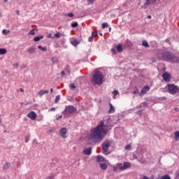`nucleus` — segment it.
I'll list each match as a JSON object with an SVG mask.
<instances>
[{
  "label": "nucleus",
  "instance_id": "obj_26",
  "mask_svg": "<svg viewBox=\"0 0 179 179\" xmlns=\"http://www.w3.org/2000/svg\"><path fill=\"white\" fill-rule=\"evenodd\" d=\"M114 111H115L114 106H113V104L110 103V109L108 110V113H114Z\"/></svg>",
  "mask_w": 179,
  "mask_h": 179
},
{
  "label": "nucleus",
  "instance_id": "obj_58",
  "mask_svg": "<svg viewBox=\"0 0 179 179\" xmlns=\"http://www.w3.org/2000/svg\"><path fill=\"white\" fill-rule=\"evenodd\" d=\"M4 2H5V3L8 2V0H4Z\"/></svg>",
  "mask_w": 179,
  "mask_h": 179
},
{
  "label": "nucleus",
  "instance_id": "obj_44",
  "mask_svg": "<svg viewBox=\"0 0 179 179\" xmlns=\"http://www.w3.org/2000/svg\"><path fill=\"white\" fill-rule=\"evenodd\" d=\"M90 3H94V0H87Z\"/></svg>",
  "mask_w": 179,
  "mask_h": 179
},
{
  "label": "nucleus",
  "instance_id": "obj_59",
  "mask_svg": "<svg viewBox=\"0 0 179 179\" xmlns=\"http://www.w3.org/2000/svg\"><path fill=\"white\" fill-rule=\"evenodd\" d=\"M17 14L19 15V11H17Z\"/></svg>",
  "mask_w": 179,
  "mask_h": 179
},
{
  "label": "nucleus",
  "instance_id": "obj_40",
  "mask_svg": "<svg viewBox=\"0 0 179 179\" xmlns=\"http://www.w3.org/2000/svg\"><path fill=\"white\" fill-rule=\"evenodd\" d=\"M61 118H62V115H56V120H61Z\"/></svg>",
  "mask_w": 179,
  "mask_h": 179
},
{
  "label": "nucleus",
  "instance_id": "obj_24",
  "mask_svg": "<svg viewBox=\"0 0 179 179\" xmlns=\"http://www.w3.org/2000/svg\"><path fill=\"white\" fill-rule=\"evenodd\" d=\"M174 139L175 141H178L179 139V131H177L174 133Z\"/></svg>",
  "mask_w": 179,
  "mask_h": 179
},
{
  "label": "nucleus",
  "instance_id": "obj_37",
  "mask_svg": "<svg viewBox=\"0 0 179 179\" xmlns=\"http://www.w3.org/2000/svg\"><path fill=\"white\" fill-rule=\"evenodd\" d=\"M113 99H115V96H117V94H118V91L115 90L113 92Z\"/></svg>",
  "mask_w": 179,
  "mask_h": 179
},
{
  "label": "nucleus",
  "instance_id": "obj_46",
  "mask_svg": "<svg viewBox=\"0 0 179 179\" xmlns=\"http://www.w3.org/2000/svg\"><path fill=\"white\" fill-rule=\"evenodd\" d=\"M166 42L169 43V44H170V39L169 38L166 39Z\"/></svg>",
  "mask_w": 179,
  "mask_h": 179
},
{
  "label": "nucleus",
  "instance_id": "obj_49",
  "mask_svg": "<svg viewBox=\"0 0 179 179\" xmlns=\"http://www.w3.org/2000/svg\"><path fill=\"white\" fill-rule=\"evenodd\" d=\"M133 157H134V159H138V157L136 156V155H134Z\"/></svg>",
  "mask_w": 179,
  "mask_h": 179
},
{
  "label": "nucleus",
  "instance_id": "obj_42",
  "mask_svg": "<svg viewBox=\"0 0 179 179\" xmlns=\"http://www.w3.org/2000/svg\"><path fill=\"white\" fill-rule=\"evenodd\" d=\"M88 41H90V43H92V41H93V36H90L88 39Z\"/></svg>",
  "mask_w": 179,
  "mask_h": 179
},
{
  "label": "nucleus",
  "instance_id": "obj_20",
  "mask_svg": "<svg viewBox=\"0 0 179 179\" xmlns=\"http://www.w3.org/2000/svg\"><path fill=\"white\" fill-rule=\"evenodd\" d=\"M43 38H44V36H43V35L36 36L35 38H34V41L35 42L40 41V40H43Z\"/></svg>",
  "mask_w": 179,
  "mask_h": 179
},
{
  "label": "nucleus",
  "instance_id": "obj_11",
  "mask_svg": "<svg viewBox=\"0 0 179 179\" xmlns=\"http://www.w3.org/2000/svg\"><path fill=\"white\" fill-rule=\"evenodd\" d=\"M48 93H50L48 90H41L37 93L36 96L41 97L42 96H44V94H48Z\"/></svg>",
  "mask_w": 179,
  "mask_h": 179
},
{
  "label": "nucleus",
  "instance_id": "obj_56",
  "mask_svg": "<svg viewBox=\"0 0 179 179\" xmlns=\"http://www.w3.org/2000/svg\"><path fill=\"white\" fill-rule=\"evenodd\" d=\"M34 143H37V140H34Z\"/></svg>",
  "mask_w": 179,
  "mask_h": 179
},
{
  "label": "nucleus",
  "instance_id": "obj_10",
  "mask_svg": "<svg viewBox=\"0 0 179 179\" xmlns=\"http://www.w3.org/2000/svg\"><path fill=\"white\" fill-rule=\"evenodd\" d=\"M67 132H68V131L66 130V128H62L60 130L59 135H60V136H62V138H64L65 139V138H66Z\"/></svg>",
  "mask_w": 179,
  "mask_h": 179
},
{
  "label": "nucleus",
  "instance_id": "obj_32",
  "mask_svg": "<svg viewBox=\"0 0 179 179\" xmlns=\"http://www.w3.org/2000/svg\"><path fill=\"white\" fill-rule=\"evenodd\" d=\"M2 33H3V34H9V33H10V31L6 30V29H3Z\"/></svg>",
  "mask_w": 179,
  "mask_h": 179
},
{
  "label": "nucleus",
  "instance_id": "obj_3",
  "mask_svg": "<svg viewBox=\"0 0 179 179\" xmlns=\"http://www.w3.org/2000/svg\"><path fill=\"white\" fill-rule=\"evenodd\" d=\"M103 73L99 70H96L92 79L93 85H103Z\"/></svg>",
  "mask_w": 179,
  "mask_h": 179
},
{
  "label": "nucleus",
  "instance_id": "obj_9",
  "mask_svg": "<svg viewBox=\"0 0 179 179\" xmlns=\"http://www.w3.org/2000/svg\"><path fill=\"white\" fill-rule=\"evenodd\" d=\"M28 118H30L32 120V121H34L36 118H37V114H36V112L34 111H31L27 114Z\"/></svg>",
  "mask_w": 179,
  "mask_h": 179
},
{
  "label": "nucleus",
  "instance_id": "obj_2",
  "mask_svg": "<svg viewBox=\"0 0 179 179\" xmlns=\"http://www.w3.org/2000/svg\"><path fill=\"white\" fill-rule=\"evenodd\" d=\"M159 59L162 61H166V62H172L173 64L178 62V57H176L173 53L167 51L162 53V57H159Z\"/></svg>",
  "mask_w": 179,
  "mask_h": 179
},
{
  "label": "nucleus",
  "instance_id": "obj_50",
  "mask_svg": "<svg viewBox=\"0 0 179 179\" xmlns=\"http://www.w3.org/2000/svg\"><path fill=\"white\" fill-rule=\"evenodd\" d=\"M20 92H24V90H23L22 88H20Z\"/></svg>",
  "mask_w": 179,
  "mask_h": 179
},
{
  "label": "nucleus",
  "instance_id": "obj_22",
  "mask_svg": "<svg viewBox=\"0 0 179 179\" xmlns=\"http://www.w3.org/2000/svg\"><path fill=\"white\" fill-rule=\"evenodd\" d=\"M8 51L5 48H0V55H5Z\"/></svg>",
  "mask_w": 179,
  "mask_h": 179
},
{
  "label": "nucleus",
  "instance_id": "obj_34",
  "mask_svg": "<svg viewBox=\"0 0 179 179\" xmlns=\"http://www.w3.org/2000/svg\"><path fill=\"white\" fill-rule=\"evenodd\" d=\"M65 71L67 72V73L71 74V69H69V66H66Z\"/></svg>",
  "mask_w": 179,
  "mask_h": 179
},
{
  "label": "nucleus",
  "instance_id": "obj_16",
  "mask_svg": "<svg viewBox=\"0 0 179 179\" xmlns=\"http://www.w3.org/2000/svg\"><path fill=\"white\" fill-rule=\"evenodd\" d=\"M96 161L98 162V163H102L103 162H106L104 157H103V156L101 155H98L96 157Z\"/></svg>",
  "mask_w": 179,
  "mask_h": 179
},
{
  "label": "nucleus",
  "instance_id": "obj_7",
  "mask_svg": "<svg viewBox=\"0 0 179 179\" xmlns=\"http://www.w3.org/2000/svg\"><path fill=\"white\" fill-rule=\"evenodd\" d=\"M168 92L170 94H177L179 93V87L178 86L174 84H169L167 85Z\"/></svg>",
  "mask_w": 179,
  "mask_h": 179
},
{
  "label": "nucleus",
  "instance_id": "obj_23",
  "mask_svg": "<svg viewBox=\"0 0 179 179\" xmlns=\"http://www.w3.org/2000/svg\"><path fill=\"white\" fill-rule=\"evenodd\" d=\"M142 45L145 48H149V43L146 41H143Z\"/></svg>",
  "mask_w": 179,
  "mask_h": 179
},
{
  "label": "nucleus",
  "instance_id": "obj_12",
  "mask_svg": "<svg viewBox=\"0 0 179 179\" xmlns=\"http://www.w3.org/2000/svg\"><path fill=\"white\" fill-rule=\"evenodd\" d=\"M154 2H156L155 0H145V3H144V6L143 8H148L150 3H154Z\"/></svg>",
  "mask_w": 179,
  "mask_h": 179
},
{
  "label": "nucleus",
  "instance_id": "obj_28",
  "mask_svg": "<svg viewBox=\"0 0 179 179\" xmlns=\"http://www.w3.org/2000/svg\"><path fill=\"white\" fill-rule=\"evenodd\" d=\"M70 89L71 90H75V89H76V85H75L74 83H72V84H70V86H69Z\"/></svg>",
  "mask_w": 179,
  "mask_h": 179
},
{
  "label": "nucleus",
  "instance_id": "obj_4",
  "mask_svg": "<svg viewBox=\"0 0 179 179\" xmlns=\"http://www.w3.org/2000/svg\"><path fill=\"white\" fill-rule=\"evenodd\" d=\"M131 167V162H124L122 163H117L116 165H114L113 166V171H118L120 170V171H124Z\"/></svg>",
  "mask_w": 179,
  "mask_h": 179
},
{
  "label": "nucleus",
  "instance_id": "obj_57",
  "mask_svg": "<svg viewBox=\"0 0 179 179\" xmlns=\"http://www.w3.org/2000/svg\"><path fill=\"white\" fill-rule=\"evenodd\" d=\"M112 52H113L114 54V52H115V50L114 49H112Z\"/></svg>",
  "mask_w": 179,
  "mask_h": 179
},
{
  "label": "nucleus",
  "instance_id": "obj_30",
  "mask_svg": "<svg viewBox=\"0 0 179 179\" xmlns=\"http://www.w3.org/2000/svg\"><path fill=\"white\" fill-rule=\"evenodd\" d=\"M106 27H108V23L107 22L102 23V29H106Z\"/></svg>",
  "mask_w": 179,
  "mask_h": 179
},
{
  "label": "nucleus",
  "instance_id": "obj_54",
  "mask_svg": "<svg viewBox=\"0 0 179 179\" xmlns=\"http://www.w3.org/2000/svg\"><path fill=\"white\" fill-rule=\"evenodd\" d=\"M54 92V90L52 88L50 89V93H52Z\"/></svg>",
  "mask_w": 179,
  "mask_h": 179
},
{
  "label": "nucleus",
  "instance_id": "obj_45",
  "mask_svg": "<svg viewBox=\"0 0 179 179\" xmlns=\"http://www.w3.org/2000/svg\"><path fill=\"white\" fill-rule=\"evenodd\" d=\"M56 108H51L50 109V111H55Z\"/></svg>",
  "mask_w": 179,
  "mask_h": 179
},
{
  "label": "nucleus",
  "instance_id": "obj_55",
  "mask_svg": "<svg viewBox=\"0 0 179 179\" xmlns=\"http://www.w3.org/2000/svg\"><path fill=\"white\" fill-rule=\"evenodd\" d=\"M22 68H27V65H24Z\"/></svg>",
  "mask_w": 179,
  "mask_h": 179
},
{
  "label": "nucleus",
  "instance_id": "obj_43",
  "mask_svg": "<svg viewBox=\"0 0 179 179\" xmlns=\"http://www.w3.org/2000/svg\"><path fill=\"white\" fill-rule=\"evenodd\" d=\"M139 93V90H136L134 92V94H138Z\"/></svg>",
  "mask_w": 179,
  "mask_h": 179
},
{
  "label": "nucleus",
  "instance_id": "obj_13",
  "mask_svg": "<svg viewBox=\"0 0 179 179\" xmlns=\"http://www.w3.org/2000/svg\"><path fill=\"white\" fill-rule=\"evenodd\" d=\"M162 78H163L164 80H165L166 82H170V75H169V73H164L162 75Z\"/></svg>",
  "mask_w": 179,
  "mask_h": 179
},
{
  "label": "nucleus",
  "instance_id": "obj_33",
  "mask_svg": "<svg viewBox=\"0 0 179 179\" xmlns=\"http://www.w3.org/2000/svg\"><path fill=\"white\" fill-rule=\"evenodd\" d=\"M34 34H36V32L34 31V29H31V30L29 32V36H34Z\"/></svg>",
  "mask_w": 179,
  "mask_h": 179
},
{
  "label": "nucleus",
  "instance_id": "obj_21",
  "mask_svg": "<svg viewBox=\"0 0 179 179\" xmlns=\"http://www.w3.org/2000/svg\"><path fill=\"white\" fill-rule=\"evenodd\" d=\"M123 50H124L122 49V45H121V44L117 45V52H122Z\"/></svg>",
  "mask_w": 179,
  "mask_h": 179
},
{
  "label": "nucleus",
  "instance_id": "obj_61",
  "mask_svg": "<svg viewBox=\"0 0 179 179\" xmlns=\"http://www.w3.org/2000/svg\"><path fill=\"white\" fill-rule=\"evenodd\" d=\"M176 111H177V108H175Z\"/></svg>",
  "mask_w": 179,
  "mask_h": 179
},
{
  "label": "nucleus",
  "instance_id": "obj_35",
  "mask_svg": "<svg viewBox=\"0 0 179 179\" xmlns=\"http://www.w3.org/2000/svg\"><path fill=\"white\" fill-rule=\"evenodd\" d=\"M29 140H30V134L25 136V143H27Z\"/></svg>",
  "mask_w": 179,
  "mask_h": 179
},
{
  "label": "nucleus",
  "instance_id": "obj_19",
  "mask_svg": "<svg viewBox=\"0 0 179 179\" xmlns=\"http://www.w3.org/2000/svg\"><path fill=\"white\" fill-rule=\"evenodd\" d=\"M50 60L52 61V64H58L59 62V59L57 57H51Z\"/></svg>",
  "mask_w": 179,
  "mask_h": 179
},
{
  "label": "nucleus",
  "instance_id": "obj_29",
  "mask_svg": "<svg viewBox=\"0 0 179 179\" xmlns=\"http://www.w3.org/2000/svg\"><path fill=\"white\" fill-rule=\"evenodd\" d=\"M61 100V96L59 95L56 96L55 103H58Z\"/></svg>",
  "mask_w": 179,
  "mask_h": 179
},
{
  "label": "nucleus",
  "instance_id": "obj_5",
  "mask_svg": "<svg viewBox=\"0 0 179 179\" xmlns=\"http://www.w3.org/2000/svg\"><path fill=\"white\" fill-rule=\"evenodd\" d=\"M76 111V108L73 106H67L65 107L64 110L62 112L63 117L64 118H69L73 113Z\"/></svg>",
  "mask_w": 179,
  "mask_h": 179
},
{
  "label": "nucleus",
  "instance_id": "obj_27",
  "mask_svg": "<svg viewBox=\"0 0 179 179\" xmlns=\"http://www.w3.org/2000/svg\"><path fill=\"white\" fill-rule=\"evenodd\" d=\"M10 166V164H9L8 162H6L3 167V170H8Z\"/></svg>",
  "mask_w": 179,
  "mask_h": 179
},
{
  "label": "nucleus",
  "instance_id": "obj_63",
  "mask_svg": "<svg viewBox=\"0 0 179 179\" xmlns=\"http://www.w3.org/2000/svg\"><path fill=\"white\" fill-rule=\"evenodd\" d=\"M0 122H1V120H0Z\"/></svg>",
  "mask_w": 179,
  "mask_h": 179
},
{
  "label": "nucleus",
  "instance_id": "obj_25",
  "mask_svg": "<svg viewBox=\"0 0 179 179\" xmlns=\"http://www.w3.org/2000/svg\"><path fill=\"white\" fill-rule=\"evenodd\" d=\"M38 50H41V51H43V52H45V51H47V48H45V47L43 48L41 45H38Z\"/></svg>",
  "mask_w": 179,
  "mask_h": 179
},
{
  "label": "nucleus",
  "instance_id": "obj_18",
  "mask_svg": "<svg viewBox=\"0 0 179 179\" xmlns=\"http://www.w3.org/2000/svg\"><path fill=\"white\" fill-rule=\"evenodd\" d=\"M71 43L74 47H78V45H79V41H78L77 39H73L72 41H71Z\"/></svg>",
  "mask_w": 179,
  "mask_h": 179
},
{
  "label": "nucleus",
  "instance_id": "obj_62",
  "mask_svg": "<svg viewBox=\"0 0 179 179\" xmlns=\"http://www.w3.org/2000/svg\"><path fill=\"white\" fill-rule=\"evenodd\" d=\"M111 30V28H109V31H110Z\"/></svg>",
  "mask_w": 179,
  "mask_h": 179
},
{
  "label": "nucleus",
  "instance_id": "obj_31",
  "mask_svg": "<svg viewBox=\"0 0 179 179\" xmlns=\"http://www.w3.org/2000/svg\"><path fill=\"white\" fill-rule=\"evenodd\" d=\"M55 38H61V33L57 32L55 34Z\"/></svg>",
  "mask_w": 179,
  "mask_h": 179
},
{
  "label": "nucleus",
  "instance_id": "obj_38",
  "mask_svg": "<svg viewBox=\"0 0 179 179\" xmlns=\"http://www.w3.org/2000/svg\"><path fill=\"white\" fill-rule=\"evenodd\" d=\"M131 144H129V145H127L124 148V149H125V150H131Z\"/></svg>",
  "mask_w": 179,
  "mask_h": 179
},
{
  "label": "nucleus",
  "instance_id": "obj_6",
  "mask_svg": "<svg viewBox=\"0 0 179 179\" xmlns=\"http://www.w3.org/2000/svg\"><path fill=\"white\" fill-rule=\"evenodd\" d=\"M111 145H113V142L110 140H106L103 144H102V150L103 155H109L110 152H108V149L111 148Z\"/></svg>",
  "mask_w": 179,
  "mask_h": 179
},
{
  "label": "nucleus",
  "instance_id": "obj_15",
  "mask_svg": "<svg viewBox=\"0 0 179 179\" xmlns=\"http://www.w3.org/2000/svg\"><path fill=\"white\" fill-rule=\"evenodd\" d=\"M28 54H34L36 52V48L34 46H31L30 48H27Z\"/></svg>",
  "mask_w": 179,
  "mask_h": 179
},
{
  "label": "nucleus",
  "instance_id": "obj_14",
  "mask_svg": "<svg viewBox=\"0 0 179 179\" xmlns=\"http://www.w3.org/2000/svg\"><path fill=\"white\" fill-rule=\"evenodd\" d=\"M83 154L84 155H87L88 156H90V155H92V148L84 149Z\"/></svg>",
  "mask_w": 179,
  "mask_h": 179
},
{
  "label": "nucleus",
  "instance_id": "obj_17",
  "mask_svg": "<svg viewBox=\"0 0 179 179\" xmlns=\"http://www.w3.org/2000/svg\"><path fill=\"white\" fill-rule=\"evenodd\" d=\"M99 166L101 169V170L106 171L107 170L108 165H107L106 163H99Z\"/></svg>",
  "mask_w": 179,
  "mask_h": 179
},
{
  "label": "nucleus",
  "instance_id": "obj_53",
  "mask_svg": "<svg viewBox=\"0 0 179 179\" xmlns=\"http://www.w3.org/2000/svg\"><path fill=\"white\" fill-rule=\"evenodd\" d=\"M148 19H152V15H148Z\"/></svg>",
  "mask_w": 179,
  "mask_h": 179
},
{
  "label": "nucleus",
  "instance_id": "obj_36",
  "mask_svg": "<svg viewBox=\"0 0 179 179\" xmlns=\"http://www.w3.org/2000/svg\"><path fill=\"white\" fill-rule=\"evenodd\" d=\"M78 22H76L71 24V27H78Z\"/></svg>",
  "mask_w": 179,
  "mask_h": 179
},
{
  "label": "nucleus",
  "instance_id": "obj_47",
  "mask_svg": "<svg viewBox=\"0 0 179 179\" xmlns=\"http://www.w3.org/2000/svg\"><path fill=\"white\" fill-rule=\"evenodd\" d=\"M126 43H127V44H128V45H127V47H129V43H130L129 41H127Z\"/></svg>",
  "mask_w": 179,
  "mask_h": 179
},
{
  "label": "nucleus",
  "instance_id": "obj_52",
  "mask_svg": "<svg viewBox=\"0 0 179 179\" xmlns=\"http://www.w3.org/2000/svg\"><path fill=\"white\" fill-rule=\"evenodd\" d=\"M143 179H149V178H148L147 176H143Z\"/></svg>",
  "mask_w": 179,
  "mask_h": 179
},
{
  "label": "nucleus",
  "instance_id": "obj_41",
  "mask_svg": "<svg viewBox=\"0 0 179 179\" xmlns=\"http://www.w3.org/2000/svg\"><path fill=\"white\" fill-rule=\"evenodd\" d=\"M67 16H69V17H73V13H70L67 14Z\"/></svg>",
  "mask_w": 179,
  "mask_h": 179
},
{
  "label": "nucleus",
  "instance_id": "obj_8",
  "mask_svg": "<svg viewBox=\"0 0 179 179\" xmlns=\"http://www.w3.org/2000/svg\"><path fill=\"white\" fill-rule=\"evenodd\" d=\"M150 90V87L146 85L145 86L141 91V92L139 93V96H145V94H146L148 93V92H149Z\"/></svg>",
  "mask_w": 179,
  "mask_h": 179
},
{
  "label": "nucleus",
  "instance_id": "obj_39",
  "mask_svg": "<svg viewBox=\"0 0 179 179\" xmlns=\"http://www.w3.org/2000/svg\"><path fill=\"white\" fill-rule=\"evenodd\" d=\"M92 37H97V32L93 31V32L92 33Z\"/></svg>",
  "mask_w": 179,
  "mask_h": 179
},
{
  "label": "nucleus",
  "instance_id": "obj_1",
  "mask_svg": "<svg viewBox=\"0 0 179 179\" xmlns=\"http://www.w3.org/2000/svg\"><path fill=\"white\" fill-rule=\"evenodd\" d=\"M110 125L105 124L104 120H101L98 126L91 130L90 138L93 142H100L103 140L104 136L103 134H107L108 132V128Z\"/></svg>",
  "mask_w": 179,
  "mask_h": 179
},
{
  "label": "nucleus",
  "instance_id": "obj_51",
  "mask_svg": "<svg viewBox=\"0 0 179 179\" xmlns=\"http://www.w3.org/2000/svg\"><path fill=\"white\" fill-rule=\"evenodd\" d=\"M61 75H63V76L65 75V71H62Z\"/></svg>",
  "mask_w": 179,
  "mask_h": 179
},
{
  "label": "nucleus",
  "instance_id": "obj_48",
  "mask_svg": "<svg viewBox=\"0 0 179 179\" xmlns=\"http://www.w3.org/2000/svg\"><path fill=\"white\" fill-rule=\"evenodd\" d=\"M13 66H16V68H17V66H19V64L16 63L13 65Z\"/></svg>",
  "mask_w": 179,
  "mask_h": 179
},
{
  "label": "nucleus",
  "instance_id": "obj_60",
  "mask_svg": "<svg viewBox=\"0 0 179 179\" xmlns=\"http://www.w3.org/2000/svg\"><path fill=\"white\" fill-rule=\"evenodd\" d=\"M48 37L51 38V35H49Z\"/></svg>",
  "mask_w": 179,
  "mask_h": 179
}]
</instances>
